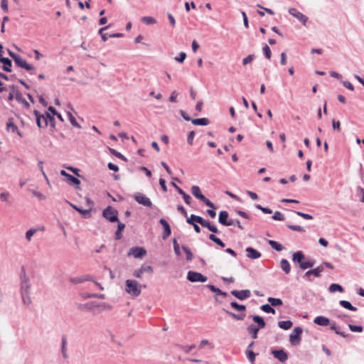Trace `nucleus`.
<instances>
[{
	"label": "nucleus",
	"mask_w": 364,
	"mask_h": 364,
	"mask_svg": "<svg viewBox=\"0 0 364 364\" xmlns=\"http://www.w3.org/2000/svg\"><path fill=\"white\" fill-rule=\"evenodd\" d=\"M146 285H140L138 282L132 279H127L125 282V291L132 296H138L141 294V287H146Z\"/></svg>",
	"instance_id": "nucleus-2"
},
{
	"label": "nucleus",
	"mask_w": 364,
	"mask_h": 364,
	"mask_svg": "<svg viewBox=\"0 0 364 364\" xmlns=\"http://www.w3.org/2000/svg\"><path fill=\"white\" fill-rule=\"evenodd\" d=\"M339 304L346 309H348L350 311H357V308L353 306L350 302H349L348 301H346V300H341L339 301Z\"/></svg>",
	"instance_id": "nucleus-31"
},
{
	"label": "nucleus",
	"mask_w": 364,
	"mask_h": 364,
	"mask_svg": "<svg viewBox=\"0 0 364 364\" xmlns=\"http://www.w3.org/2000/svg\"><path fill=\"white\" fill-rule=\"evenodd\" d=\"M68 115L71 124L75 127L81 128L80 125L77 123L75 118L73 117L71 112H68Z\"/></svg>",
	"instance_id": "nucleus-49"
},
{
	"label": "nucleus",
	"mask_w": 364,
	"mask_h": 364,
	"mask_svg": "<svg viewBox=\"0 0 364 364\" xmlns=\"http://www.w3.org/2000/svg\"><path fill=\"white\" fill-rule=\"evenodd\" d=\"M9 88L11 92L8 96V100H13L15 98L16 92L18 90L16 89V87L14 85H9Z\"/></svg>",
	"instance_id": "nucleus-46"
},
{
	"label": "nucleus",
	"mask_w": 364,
	"mask_h": 364,
	"mask_svg": "<svg viewBox=\"0 0 364 364\" xmlns=\"http://www.w3.org/2000/svg\"><path fill=\"white\" fill-rule=\"evenodd\" d=\"M280 266L282 270L285 272V274H289L291 271V266L287 259H282L280 262Z\"/></svg>",
	"instance_id": "nucleus-30"
},
{
	"label": "nucleus",
	"mask_w": 364,
	"mask_h": 364,
	"mask_svg": "<svg viewBox=\"0 0 364 364\" xmlns=\"http://www.w3.org/2000/svg\"><path fill=\"white\" fill-rule=\"evenodd\" d=\"M100 306L98 304H97L95 301L88 302L85 304H80L79 308L80 309H86L88 311H90L92 309V308Z\"/></svg>",
	"instance_id": "nucleus-40"
},
{
	"label": "nucleus",
	"mask_w": 364,
	"mask_h": 364,
	"mask_svg": "<svg viewBox=\"0 0 364 364\" xmlns=\"http://www.w3.org/2000/svg\"><path fill=\"white\" fill-rule=\"evenodd\" d=\"M348 328L352 332L361 333L363 330L361 326H355L353 324H348Z\"/></svg>",
	"instance_id": "nucleus-50"
},
{
	"label": "nucleus",
	"mask_w": 364,
	"mask_h": 364,
	"mask_svg": "<svg viewBox=\"0 0 364 364\" xmlns=\"http://www.w3.org/2000/svg\"><path fill=\"white\" fill-rule=\"evenodd\" d=\"M153 272V268L151 266H149V265H147V266H144V265H142L139 269L135 270L134 272H133V275L136 277V278H141V275L144 274V273H152Z\"/></svg>",
	"instance_id": "nucleus-14"
},
{
	"label": "nucleus",
	"mask_w": 364,
	"mask_h": 364,
	"mask_svg": "<svg viewBox=\"0 0 364 364\" xmlns=\"http://www.w3.org/2000/svg\"><path fill=\"white\" fill-rule=\"evenodd\" d=\"M48 124H50L51 127H55L54 116L51 115L50 113L46 112L45 114H43V128L47 127Z\"/></svg>",
	"instance_id": "nucleus-15"
},
{
	"label": "nucleus",
	"mask_w": 364,
	"mask_h": 364,
	"mask_svg": "<svg viewBox=\"0 0 364 364\" xmlns=\"http://www.w3.org/2000/svg\"><path fill=\"white\" fill-rule=\"evenodd\" d=\"M288 228H289L291 230L297 231V232H304V229L299 225H287Z\"/></svg>",
	"instance_id": "nucleus-59"
},
{
	"label": "nucleus",
	"mask_w": 364,
	"mask_h": 364,
	"mask_svg": "<svg viewBox=\"0 0 364 364\" xmlns=\"http://www.w3.org/2000/svg\"><path fill=\"white\" fill-rule=\"evenodd\" d=\"M37 230L35 228H31L26 232V239L28 241H30L31 237L36 232Z\"/></svg>",
	"instance_id": "nucleus-57"
},
{
	"label": "nucleus",
	"mask_w": 364,
	"mask_h": 364,
	"mask_svg": "<svg viewBox=\"0 0 364 364\" xmlns=\"http://www.w3.org/2000/svg\"><path fill=\"white\" fill-rule=\"evenodd\" d=\"M15 99L18 102L23 104L25 108L28 109L30 107V104L23 97L20 91L16 92Z\"/></svg>",
	"instance_id": "nucleus-23"
},
{
	"label": "nucleus",
	"mask_w": 364,
	"mask_h": 364,
	"mask_svg": "<svg viewBox=\"0 0 364 364\" xmlns=\"http://www.w3.org/2000/svg\"><path fill=\"white\" fill-rule=\"evenodd\" d=\"M33 114L36 117V120L37 126L39 128H43V124L41 122V119H43V114H41V112L39 111H38V110H34L33 111Z\"/></svg>",
	"instance_id": "nucleus-34"
},
{
	"label": "nucleus",
	"mask_w": 364,
	"mask_h": 364,
	"mask_svg": "<svg viewBox=\"0 0 364 364\" xmlns=\"http://www.w3.org/2000/svg\"><path fill=\"white\" fill-rule=\"evenodd\" d=\"M183 119L186 121H191L193 124L198 126H206L210 124V120L208 118H198L191 119V117L183 112Z\"/></svg>",
	"instance_id": "nucleus-8"
},
{
	"label": "nucleus",
	"mask_w": 364,
	"mask_h": 364,
	"mask_svg": "<svg viewBox=\"0 0 364 364\" xmlns=\"http://www.w3.org/2000/svg\"><path fill=\"white\" fill-rule=\"evenodd\" d=\"M141 20L147 24H153L156 23V20L151 16H144Z\"/></svg>",
	"instance_id": "nucleus-62"
},
{
	"label": "nucleus",
	"mask_w": 364,
	"mask_h": 364,
	"mask_svg": "<svg viewBox=\"0 0 364 364\" xmlns=\"http://www.w3.org/2000/svg\"><path fill=\"white\" fill-rule=\"evenodd\" d=\"M187 279L191 282H205L208 280V277L200 272L188 271L187 273Z\"/></svg>",
	"instance_id": "nucleus-4"
},
{
	"label": "nucleus",
	"mask_w": 364,
	"mask_h": 364,
	"mask_svg": "<svg viewBox=\"0 0 364 364\" xmlns=\"http://www.w3.org/2000/svg\"><path fill=\"white\" fill-rule=\"evenodd\" d=\"M66 181L69 185L75 186L77 189H80L79 185L80 184V181L77 177L69 174L66 178Z\"/></svg>",
	"instance_id": "nucleus-22"
},
{
	"label": "nucleus",
	"mask_w": 364,
	"mask_h": 364,
	"mask_svg": "<svg viewBox=\"0 0 364 364\" xmlns=\"http://www.w3.org/2000/svg\"><path fill=\"white\" fill-rule=\"evenodd\" d=\"M289 13L296 18L304 26H306V22L308 21V17L303 14L302 13L297 11V9L294 8H290L289 9Z\"/></svg>",
	"instance_id": "nucleus-12"
},
{
	"label": "nucleus",
	"mask_w": 364,
	"mask_h": 364,
	"mask_svg": "<svg viewBox=\"0 0 364 364\" xmlns=\"http://www.w3.org/2000/svg\"><path fill=\"white\" fill-rule=\"evenodd\" d=\"M247 330L253 339H256L257 338L258 331H259V328H257V326L253 324L250 325L247 327Z\"/></svg>",
	"instance_id": "nucleus-29"
},
{
	"label": "nucleus",
	"mask_w": 364,
	"mask_h": 364,
	"mask_svg": "<svg viewBox=\"0 0 364 364\" xmlns=\"http://www.w3.org/2000/svg\"><path fill=\"white\" fill-rule=\"evenodd\" d=\"M252 320L257 324V328L259 329L264 328L266 326V323L262 317L260 316L255 315L252 316Z\"/></svg>",
	"instance_id": "nucleus-25"
},
{
	"label": "nucleus",
	"mask_w": 364,
	"mask_h": 364,
	"mask_svg": "<svg viewBox=\"0 0 364 364\" xmlns=\"http://www.w3.org/2000/svg\"><path fill=\"white\" fill-rule=\"evenodd\" d=\"M328 290L331 293H334L336 291L343 292L344 291L341 285L336 283L331 284L328 288Z\"/></svg>",
	"instance_id": "nucleus-37"
},
{
	"label": "nucleus",
	"mask_w": 364,
	"mask_h": 364,
	"mask_svg": "<svg viewBox=\"0 0 364 364\" xmlns=\"http://www.w3.org/2000/svg\"><path fill=\"white\" fill-rule=\"evenodd\" d=\"M303 329L298 326L294 328L293 332L289 336V341L292 346H297L299 344L301 338V335Z\"/></svg>",
	"instance_id": "nucleus-5"
},
{
	"label": "nucleus",
	"mask_w": 364,
	"mask_h": 364,
	"mask_svg": "<svg viewBox=\"0 0 364 364\" xmlns=\"http://www.w3.org/2000/svg\"><path fill=\"white\" fill-rule=\"evenodd\" d=\"M268 244L271 246L272 248L278 252H280L284 249V247L280 243L274 240H268Z\"/></svg>",
	"instance_id": "nucleus-36"
},
{
	"label": "nucleus",
	"mask_w": 364,
	"mask_h": 364,
	"mask_svg": "<svg viewBox=\"0 0 364 364\" xmlns=\"http://www.w3.org/2000/svg\"><path fill=\"white\" fill-rule=\"evenodd\" d=\"M226 313L230 316L232 318L236 319V320H243L245 317V314H236L235 313H232V312H230L228 311H226Z\"/></svg>",
	"instance_id": "nucleus-48"
},
{
	"label": "nucleus",
	"mask_w": 364,
	"mask_h": 364,
	"mask_svg": "<svg viewBox=\"0 0 364 364\" xmlns=\"http://www.w3.org/2000/svg\"><path fill=\"white\" fill-rule=\"evenodd\" d=\"M314 322L321 326H327L330 324V319L323 316H316Z\"/></svg>",
	"instance_id": "nucleus-21"
},
{
	"label": "nucleus",
	"mask_w": 364,
	"mask_h": 364,
	"mask_svg": "<svg viewBox=\"0 0 364 364\" xmlns=\"http://www.w3.org/2000/svg\"><path fill=\"white\" fill-rule=\"evenodd\" d=\"M356 192H357L358 196H361V198L360 199V200L362 203H364V188L360 186H358L356 188Z\"/></svg>",
	"instance_id": "nucleus-58"
},
{
	"label": "nucleus",
	"mask_w": 364,
	"mask_h": 364,
	"mask_svg": "<svg viewBox=\"0 0 364 364\" xmlns=\"http://www.w3.org/2000/svg\"><path fill=\"white\" fill-rule=\"evenodd\" d=\"M102 217L110 223L118 222V211L109 205L102 210Z\"/></svg>",
	"instance_id": "nucleus-3"
},
{
	"label": "nucleus",
	"mask_w": 364,
	"mask_h": 364,
	"mask_svg": "<svg viewBox=\"0 0 364 364\" xmlns=\"http://www.w3.org/2000/svg\"><path fill=\"white\" fill-rule=\"evenodd\" d=\"M14 61L18 67L23 68L28 71L36 70L32 65L28 64L26 60L23 59L20 55H18Z\"/></svg>",
	"instance_id": "nucleus-10"
},
{
	"label": "nucleus",
	"mask_w": 364,
	"mask_h": 364,
	"mask_svg": "<svg viewBox=\"0 0 364 364\" xmlns=\"http://www.w3.org/2000/svg\"><path fill=\"white\" fill-rule=\"evenodd\" d=\"M304 259V254L301 251H297L295 253H294L292 260L294 262L298 263L300 265Z\"/></svg>",
	"instance_id": "nucleus-24"
},
{
	"label": "nucleus",
	"mask_w": 364,
	"mask_h": 364,
	"mask_svg": "<svg viewBox=\"0 0 364 364\" xmlns=\"http://www.w3.org/2000/svg\"><path fill=\"white\" fill-rule=\"evenodd\" d=\"M17 126L13 122V119H9L6 123V130L8 132L11 131L12 132H15L16 131H17Z\"/></svg>",
	"instance_id": "nucleus-43"
},
{
	"label": "nucleus",
	"mask_w": 364,
	"mask_h": 364,
	"mask_svg": "<svg viewBox=\"0 0 364 364\" xmlns=\"http://www.w3.org/2000/svg\"><path fill=\"white\" fill-rule=\"evenodd\" d=\"M117 223H118V224H117V230L115 232V239L116 240H121L122 237V232L124 231V230L125 228V224L119 222V220H118Z\"/></svg>",
	"instance_id": "nucleus-27"
},
{
	"label": "nucleus",
	"mask_w": 364,
	"mask_h": 364,
	"mask_svg": "<svg viewBox=\"0 0 364 364\" xmlns=\"http://www.w3.org/2000/svg\"><path fill=\"white\" fill-rule=\"evenodd\" d=\"M183 252L186 254V259H187V261H191L193 257V255L192 254L191 250L188 248L185 247L183 246Z\"/></svg>",
	"instance_id": "nucleus-61"
},
{
	"label": "nucleus",
	"mask_w": 364,
	"mask_h": 364,
	"mask_svg": "<svg viewBox=\"0 0 364 364\" xmlns=\"http://www.w3.org/2000/svg\"><path fill=\"white\" fill-rule=\"evenodd\" d=\"M20 278L22 301L26 306H29L32 302L30 296L31 284L29 283V278L27 276L23 267L21 268Z\"/></svg>",
	"instance_id": "nucleus-1"
},
{
	"label": "nucleus",
	"mask_w": 364,
	"mask_h": 364,
	"mask_svg": "<svg viewBox=\"0 0 364 364\" xmlns=\"http://www.w3.org/2000/svg\"><path fill=\"white\" fill-rule=\"evenodd\" d=\"M272 219L274 220L283 221L284 220V216L281 212L276 211L272 215Z\"/></svg>",
	"instance_id": "nucleus-51"
},
{
	"label": "nucleus",
	"mask_w": 364,
	"mask_h": 364,
	"mask_svg": "<svg viewBox=\"0 0 364 364\" xmlns=\"http://www.w3.org/2000/svg\"><path fill=\"white\" fill-rule=\"evenodd\" d=\"M66 202L74 209L76 211H77L78 213H80V214L82 215L83 218H89L90 217V212L92 210V208H90V209H87V210H85V209H82L78 206H77L75 204H73L72 203L66 200Z\"/></svg>",
	"instance_id": "nucleus-18"
},
{
	"label": "nucleus",
	"mask_w": 364,
	"mask_h": 364,
	"mask_svg": "<svg viewBox=\"0 0 364 364\" xmlns=\"http://www.w3.org/2000/svg\"><path fill=\"white\" fill-rule=\"evenodd\" d=\"M173 249H174L175 253L178 256H179L181 255L180 245L178 243L176 238L173 239Z\"/></svg>",
	"instance_id": "nucleus-55"
},
{
	"label": "nucleus",
	"mask_w": 364,
	"mask_h": 364,
	"mask_svg": "<svg viewBox=\"0 0 364 364\" xmlns=\"http://www.w3.org/2000/svg\"><path fill=\"white\" fill-rule=\"evenodd\" d=\"M70 282L73 284H77L83 282V279H82V277H70L69 279Z\"/></svg>",
	"instance_id": "nucleus-63"
},
{
	"label": "nucleus",
	"mask_w": 364,
	"mask_h": 364,
	"mask_svg": "<svg viewBox=\"0 0 364 364\" xmlns=\"http://www.w3.org/2000/svg\"><path fill=\"white\" fill-rule=\"evenodd\" d=\"M203 227L208 228L213 233H218L219 232V230L217 228V227L215 225H212L210 223V222L208 220H205Z\"/></svg>",
	"instance_id": "nucleus-39"
},
{
	"label": "nucleus",
	"mask_w": 364,
	"mask_h": 364,
	"mask_svg": "<svg viewBox=\"0 0 364 364\" xmlns=\"http://www.w3.org/2000/svg\"><path fill=\"white\" fill-rule=\"evenodd\" d=\"M134 198L138 203L143 205L144 206L149 208L152 206V203L150 199L139 192L135 193Z\"/></svg>",
	"instance_id": "nucleus-6"
},
{
	"label": "nucleus",
	"mask_w": 364,
	"mask_h": 364,
	"mask_svg": "<svg viewBox=\"0 0 364 364\" xmlns=\"http://www.w3.org/2000/svg\"><path fill=\"white\" fill-rule=\"evenodd\" d=\"M245 354H246V356H247L248 360L252 364H254L255 362V358L257 354L254 353V351L252 349H246Z\"/></svg>",
	"instance_id": "nucleus-32"
},
{
	"label": "nucleus",
	"mask_w": 364,
	"mask_h": 364,
	"mask_svg": "<svg viewBox=\"0 0 364 364\" xmlns=\"http://www.w3.org/2000/svg\"><path fill=\"white\" fill-rule=\"evenodd\" d=\"M330 328L333 331H335V333L341 336H342L343 338H346L348 336V334L346 333L345 332L343 331H341L338 326H336V324L335 323H333L331 324V327Z\"/></svg>",
	"instance_id": "nucleus-44"
},
{
	"label": "nucleus",
	"mask_w": 364,
	"mask_h": 364,
	"mask_svg": "<svg viewBox=\"0 0 364 364\" xmlns=\"http://www.w3.org/2000/svg\"><path fill=\"white\" fill-rule=\"evenodd\" d=\"M267 301L272 306H280L283 304V301L281 299L279 298H274V297H269L267 299Z\"/></svg>",
	"instance_id": "nucleus-35"
},
{
	"label": "nucleus",
	"mask_w": 364,
	"mask_h": 364,
	"mask_svg": "<svg viewBox=\"0 0 364 364\" xmlns=\"http://www.w3.org/2000/svg\"><path fill=\"white\" fill-rule=\"evenodd\" d=\"M255 208L258 210H262L265 214H271L272 213V210L270 208L262 207L259 204H256Z\"/></svg>",
	"instance_id": "nucleus-54"
},
{
	"label": "nucleus",
	"mask_w": 364,
	"mask_h": 364,
	"mask_svg": "<svg viewBox=\"0 0 364 364\" xmlns=\"http://www.w3.org/2000/svg\"><path fill=\"white\" fill-rule=\"evenodd\" d=\"M315 264V260L310 259L307 261H303L302 263H301L299 267L301 269H306L308 268L313 267Z\"/></svg>",
	"instance_id": "nucleus-38"
},
{
	"label": "nucleus",
	"mask_w": 364,
	"mask_h": 364,
	"mask_svg": "<svg viewBox=\"0 0 364 364\" xmlns=\"http://www.w3.org/2000/svg\"><path fill=\"white\" fill-rule=\"evenodd\" d=\"M0 63L3 64L2 69L6 72L11 73L12 71V61L9 58L0 56Z\"/></svg>",
	"instance_id": "nucleus-16"
},
{
	"label": "nucleus",
	"mask_w": 364,
	"mask_h": 364,
	"mask_svg": "<svg viewBox=\"0 0 364 364\" xmlns=\"http://www.w3.org/2000/svg\"><path fill=\"white\" fill-rule=\"evenodd\" d=\"M84 297L87 298V299L97 298V299H104L105 298V294H87L86 295L84 296Z\"/></svg>",
	"instance_id": "nucleus-56"
},
{
	"label": "nucleus",
	"mask_w": 364,
	"mask_h": 364,
	"mask_svg": "<svg viewBox=\"0 0 364 364\" xmlns=\"http://www.w3.org/2000/svg\"><path fill=\"white\" fill-rule=\"evenodd\" d=\"M323 266L319 265L315 269L307 271L304 274V277H309L311 275H314L316 277H319L321 276V273L323 272Z\"/></svg>",
	"instance_id": "nucleus-20"
},
{
	"label": "nucleus",
	"mask_w": 364,
	"mask_h": 364,
	"mask_svg": "<svg viewBox=\"0 0 364 364\" xmlns=\"http://www.w3.org/2000/svg\"><path fill=\"white\" fill-rule=\"evenodd\" d=\"M230 306L232 308H233L235 310H236L237 311L244 312L246 311V306H245L243 304H239L236 301H232L230 303Z\"/></svg>",
	"instance_id": "nucleus-42"
},
{
	"label": "nucleus",
	"mask_w": 364,
	"mask_h": 364,
	"mask_svg": "<svg viewBox=\"0 0 364 364\" xmlns=\"http://www.w3.org/2000/svg\"><path fill=\"white\" fill-rule=\"evenodd\" d=\"M230 294L241 301L245 300L251 296V292L249 289H243L240 291L232 290L230 291Z\"/></svg>",
	"instance_id": "nucleus-9"
},
{
	"label": "nucleus",
	"mask_w": 364,
	"mask_h": 364,
	"mask_svg": "<svg viewBox=\"0 0 364 364\" xmlns=\"http://www.w3.org/2000/svg\"><path fill=\"white\" fill-rule=\"evenodd\" d=\"M272 354L280 362H285L288 359L287 353L283 349L273 350Z\"/></svg>",
	"instance_id": "nucleus-13"
},
{
	"label": "nucleus",
	"mask_w": 364,
	"mask_h": 364,
	"mask_svg": "<svg viewBox=\"0 0 364 364\" xmlns=\"http://www.w3.org/2000/svg\"><path fill=\"white\" fill-rule=\"evenodd\" d=\"M109 151L110 152V154H112V155H114V156L123 160V161H127V158L122 155L121 153L118 152L117 150H115L114 149H112V148H109Z\"/></svg>",
	"instance_id": "nucleus-45"
},
{
	"label": "nucleus",
	"mask_w": 364,
	"mask_h": 364,
	"mask_svg": "<svg viewBox=\"0 0 364 364\" xmlns=\"http://www.w3.org/2000/svg\"><path fill=\"white\" fill-rule=\"evenodd\" d=\"M260 309L265 313L268 314H275V309L272 307V306L269 304H263L261 306Z\"/></svg>",
	"instance_id": "nucleus-41"
},
{
	"label": "nucleus",
	"mask_w": 364,
	"mask_h": 364,
	"mask_svg": "<svg viewBox=\"0 0 364 364\" xmlns=\"http://www.w3.org/2000/svg\"><path fill=\"white\" fill-rule=\"evenodd\" d=\"M159 223L163 226L164 228V234H163V239L166 240L171 233V230L169 224L168 222L164 219L161 218L159 220Z\"/></svg>",
	"instance_id": "nucleus-17"
},
{
	"label": "nucleus",
	"mask_w": 364,
	"mask_h": 364,
	"mask_svg": "<svg viewBox=\"0 0 364 364\" xmlns=\"http://www.w3.org/2000/svg\"><path fill=\"white\" fill-rule=\"evenodd\" d=\"M293 326V323L291 321H282L278 322V326L284 330H289Z\"/></svg>",
	"instance_id": "nucleus-33"
},
{
	"label": "nucleus",
	"mask_w": 364,
	"mask_h": 364,
	"mask_svg": "<svg viewBox=\"0 0 364 364\" xmlns=\"http://www.w3.org/2000/svg\"><path fill=\"white\" fill-rule=\"evenodd\" d=\"M183 216L186 217V222L189 225H192L194 223H198L203 227V225L205 221V220L204 218H203L202 217H200L199 215H194V214L191 215L190 217H187V213L184 209H183Z\"/></svg>",
	"instance_id": "nucleus-7"
},
{
	"label": "nucleus",
	"mask_w": 364,
	"mask_h": 364,
	"mask_svg": "<svg viewBox=\"0 0 364 364\" xmlns=\"http://www.w3.org/2000/svg\"><path fill=\"white\" fill-rule=\"evenodd\" d=\"M146 254V250L141 247H133L129 249L128 255H133L135 258H142Z\"/></svg>",
	"instance_id": "nucleus-11"
},
{
	"label": "nucleus",
	"mask_w": 364,
	"mask_h": 364,
	"mask_svg": "<svg viewBox=\"0 0 364 364\" xmlns=\"http://www.w3.org/2000/svg\"><path fill=\"white\" fill-rule=\"evenodd\" d=\"M202 202H203L207 206L212 209H216L215 205L211 202L209 199H208L205 196H204V198L200 200Z\"/></svg>",
	"instance_id": "nucleus-53"
},
{
	"label": "nucleus",
	"mask_w": 364,
	"mask_h": 364,
	"mask_svg": "<svg viewBox=\"0 0 364 364\" xmlns=\"http://www.w3.org/2000/svg\"><path fill=\"white\" fill-rule=\"evenodd\" d=\"M295 213L303 218L304 219H306V220H311L313 219V216L311 215H309V214H307V213H302V212H300V211H295Z\"/></svg>",
	"instance_id": "nucleus-60"
},
{
	"label": "nucleus",
	"mask_w": 364,
	"mask_h": 364,
	"mask_svg": "<svg viewBox=\"0 0 364 364\" xmlns=\"http://www.w3.org/2000/svg\"><path fill=\"white\" fill-rule=\"evenodd\" d=\"M255 55L254 54H250L246 58H243L242 60V64L244 65H246L252 62V60L255 59Z\"/></svg>",
	"instance_id": "nucleus-52"
},
{
	"label": "nucleus",
	"mask_w": 364,
	"mask_h": 364,
	"mask_svg": "<svg viewBox=\"0 0 364 364\" xmlns=\"http://www.w3.org/2000/svg\"><path fill=\"white\" fill-rule=\"evenodd\" d=\"M191 193L197 199L200 200L204 198L205 196L201 193L200 189L198 186H193L191 187Z\"/></svg>",
	"instance_id": "nucleus-28"
},
{
	"label": "nucleus",
	"mask_w": 364,
	"mask_h": 364,
	"mask_svg": "<svg viewBox=\"0 0 364 364\" xmlns=\"http://www.w3.org/2000/svg\"><path fill=\"white\" fill-rule=\"evenodd\" d=\"M262 50H263V54H264V57L267 59H270L271 56H272V52H271L270 48L267 45H265L262 48Z\"/></svg>",
	"instance_id": "nucleus-47"
},
{
	"label": "nucleus",
	"mask_w": 364,
	"mask_h": 364,
	"mask_svg": "<svg viewBox=\"0 0 364 364\" xmlns=\"http://www.w3.org/2000/svg\"><path fill=\"white\" fill-rule=\"evenodd\" d=\"M183 200L187 205H191L193 199L191 196L183 192Z\"/></svg>",
	"instance_id": "nucleus-64"
},
{
	"label": "nucleus",
	"mask_w": 364,
	"mask_h": 364,
	"mask_svg": "<svg viewBox=\"0 0 364 364\" xmlns=\"http://www.w3.org/2000/svg\"><path fill=\"white\" fill-rule=\"evenodd\" d=\"M245 252H247V257L250 259H256L262 256V254L258 250L252 247H247L245 249Z\"/></svg>",
	"instance_id": "nucleus-19"
},
{
	"label": "nucleus",
	"mask_w": 364,
	"mask_h": 364,
	"mask_svg": "<svg viewBox=\"0 0 364 364\" xmlns=\"http://www.w3.org/2000/svg\"><path fill=\"white\" fill-rule=\"evenodd\" d=\"M229 218V213L226 210H221L219 213L218 222L225 225Z\"/></svg>",
	"instance_id": "nucleus-26"
}]
</instances>
